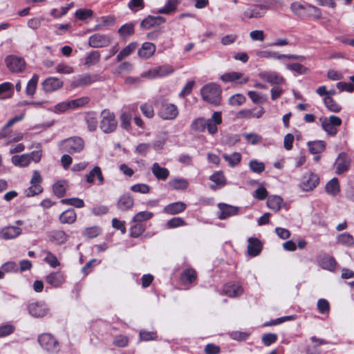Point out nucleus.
<instances>
[{"label":"nucleus","mask_w":354,"mask_h":354,"mask_svg":"<svg viewBox=\"0 0 354 354\" xmlns=\"http://www.w3.org/2000/svg\"><path fill=\"white\" fill-rule=\"evenodd\" d=\"M202 98L207 103L218 106L221 101V88L214 83L205 84L201 90Z\"/></svg>","instance_id":"1"},{"label":"nucleus","mask_w":354,"mask_h":354,"mask_svg":"<svg viewBox=\"0 0 354 354\" xmlns=\"http://www.w3.org/2000/svg\"><path fill=\"white\" fill-rule=\"evenodd\" d=\"M118 122L113 113L104 109L101 112L100 129L106 133L114 131L117 127Z\"/></svg>","instance_id":"2"},{"label":"nucleus","mask_w":354,"mask_h":354,"mask_svg":"<svg viewBox=\"0 0 354 354\" xmlns=\"http://www.w3.org/2000/svg\"><path fill=\"white\" fill-rule=\"evenodd\" d=\"M62 147L70 153H80L84 147V142L82 138L74 136L63 140Z\"/></svg>","instance_id":"3"},{"label":"nucleus","mask_w":354,"mask_h":354,"mask_svg":"<svg viewBox=\"0 0 354 354\" xmlns=\"http://www.w3.org/2000/svg\"><path fill=\"white\" fill-rule=\"evenodd\" d=\"M38 342L41 348L48 352L57 353L59 345L57 340L50 333H43L38 337Z\"/></svg>","instance_id":"4"},{"label":"nucleus","mask_w":354,"mask_h":354,"mask_svg":"<svg viewBox=\"0 0 354 354\" xmlns=\"http://www.w3.org/2000/svg\"><path fill=\"white\" fill-rule=\"evenodd\" d=\"M42 178L37 170H35L30 180V187L27 188L24 193L27 197H32L38 195L43 192V188L40 185Z\"/></svg>","instance_id":"5"},{"label":"nucleus","mask_w":354,"mask_h":354,"mask_svg":"<svg viewBox=\"0 0 354 354\" xmlns=\"http://www.w3.org/2000/svg\"><path fill=\"white\" fill-rule=\"evenodd\" d=\"M111 39L108 35L95 33L89 37L88 44L93 48L107 47L111 44Z\"/></svg>","instance_id":"6"},{"label":"nucleus","mask_w":354,"mask_h":354,"mask_svg":"<svg viewBox=\"0 0 354 354\" xmlns=\"http://www.w3.org/2000/svg\"><path fill=\"white\" fill-rule=\"evenodd\" d=\"M321 120L323 129L330 136L336 135L337 132L336 127L342 124L341 118L335 115H330L329 118H325Z\"/></svg>","instance_id":"7"},{"label":"nucleus","mask_w":354,"mask_h":354,"mask_svg":"<svg viewBox=\"0 0 354 354\" xmlns=\"http://www.w3.org/2000/svg\"><path fill=\"white\" fill-rule=\"evenodd\" d=\"M255 55L259 58L274 59L278 60L282 59L297 60L300 57L298 55L280 54L277 52L270 50H257L255 51Z\"/></svg>","instance_id":"8"},{"label":"nucleus","mask_w":354,"mask_h":354,"mask_svg":"<svg viewBox=\"0 0 354 354\" xmlns=\"http://www.w3.org/2000/svg\"><path fill=\"white\" fill-rule=\"evenodd\" d=\"M6 64L12 73H21L26 67V62L21 57L9 55L6 58Z\"/></svg>","instance_id":"9"},{"label":"nucleus","mask_w":354,"mask_h":354,"mask_svg":"<svg viewBox=\"0 0 354 354\" xmlns=\"http://www.w3.org/2000/svg\"><path fill=\"white\" fill-rule=\"evenodd\" d=\"M319 182V178L317 174L308 173L303 176L299 187L303 191L308 192L316 187Z\"/></svg>","instance_id":"10"},{"label":"nucleus","mask_w":354,"mask_h":354,"mask_svg":"<svg viewBox=\"0 0 354 354\" xmlns=\"http://www.w3.org/2000/svg\"><path fill=\"white\" fill-rule=\"evenodd\" d=\"M178 115V109L173 104H163L158 111V115L163 120H174Z\"/></svg>","instance_id":"11"},{"label":"nucleus","mask_w":354,"mask_h":354,"mask_svg":"<svg viewBox=\"0 0 354 354\" xmlns=\"http://www.w3.org/2000/svg\"><path fill=\"white\" fill-rule=\"evenodd\" d=\"M259 77L272 85H280L285 82L284 78L275 71H262L259 73Z\"/></svg>","instance_id":"12"},{"label":"nucleus","mask_w":354,"mask_h":354,"mask_svg":"<svg viewBox=\"0 0 354 354\" xmlns=\"http://www.w3.org/2000/svg\"><path fill=\"white\" fill-rule=\"evenodd\" d=\"M218 208L220 212L218 215V218L221 220H224L230 216L237 215L240 209L239 207L230 205L226 203H218Z\"/></svg>","instance_id":"13"},{"label":"nucleus","mask_w":354,"mask_h":354,"mask_svg":"<svg viewBox=\"0 0 354 354\" xmlns=\"http://www.w3.org/2000/svg\"><path fill=\"white\" fill-rule=\"evenodd\" d=\"M350 165L351 159L348 155L345 153H339L335 162V173L337 174H342L346 172L348 169Z\"/></svg>","instance_id":"14"},{"label":"nucleus","mask_w":354,"mask_h":354,"mask_svg":"<svg viewBox=\"0 0 354 354\" xmlns=\"http://www.w3.org/2000/svg\"><path fill=\"white\" fill-rule=\"evenodd\" d=\"M222 122V113L220 111H216L212 114L210 119L206 120V129L209 133L214 135L217 131V125Z\"/></svg>","instance_id":"15"},{"label":"nucleus","mask_w":354,"mask_h":354,"mask_svg":"<svg viewBox=\"0 0 354 354\" xmlns=\"http://www.w3.org/2000/svg\"><path fill=\"white\" fill-rule=\"evenodd\" d=\"M63 82L57 77H50L42 82V88L46 93L54 92L63 86Z\"/></svg>","instance_id":"16"},{"label":"nucleus","mask_w":354,"mask_h":354,"mask_svg":"<svg viewBox=\"0 0 354 354\" xmlns=\"http://www.w3.org/2000/svg\"><path fill=\"white\" fill-rule=\"evenodd\" d=\"M266 14V8L262 5H253L243 12L244 17L247 19L261 18Z\"/></svg>","instance_id":"17"},{"label":"nucleus","mask_w":354,"mask_h":354,"mask_svg":"<svg viewBox=\"0 0 354 354\" xmlns=\"http://www.w3.org/2000/svg\"><path fill=\"white\" fill-rule=\"evenodd\" d=\"M21 233V229L16 226H8L0 230V238L4 240L17 237Z\"/></svg>","instance_id":"18"},{"label":"nucleus","mask_w":354,"mask_h":354,"mask_svg":"<svg viewBox=\"0 0 354 354\" xmlns=\"http://www.w3.org/2000/svg\"><path fill=\"white\" fill-rule=\"evenodd\" d=\"M46 281L54 288H58L64 281V277L60 272H53L46 277Z\"/></svg>","instance_id":"19"},{"label":"nucleus","mask_w":354,"mask_h":354,"mask_svg":"<svg viewBox=\"0 0 354 354\" xmlns=\"http://www.w3.org/2000/svg\"><path fill=\"white\" fill-rule=\"evenodd\" d=\"M95 80L96 79L95 78V77L91 75L90 74H83L82 75H80L77 79H75L72 82L71 86L73 88L83 87L95 82Z\"/></svg>","instance_id":"20"},{"label":"nucleus","mask_w":354,"mask_h":354,"mask_svg":"<svg viewBox=\"0 0 354 354\" xmlns=\"http://www.w3.org/2000/svg\"><path fill=\"white\" fill-rule=\"evenodd\" d=\"M156 51V46L151 42H145L138 50V54L142 59H148L151 57Z\"/></svg>","instance_id":"21"},{"label":"nucleus","mask_w":354,"mask_h":354,"mask_svg":"<svg viewBox=\"0 0 354 354\" xmlns=\"http://www.w3.org/2000/svg\"><path fill=\"white\" fill-rule=\"evenodd\" d=\"M151 172L159 180H165L169 176V170L161 167L158 162H154L152 165Z\"/></svg>","instance_id":"22"},{"label":"nucleus","mask_w":354,"mask_h":354,"mask_svg":"<svg viewBox=\"0 0 354 354\" xmlns=\"http://www.w3.org/2000/svg\"><path fill=\"white\" fill-rule=\"evenodd\" d=\"M29 313L35 317H41L46 315L47 310L45 306L39 303H31L28 305Z\"/></svg>","instance_id":"23"},{"label":"nucleus","mask_w":354,"mask_h":354,"mask_svg":"<svg viewBox=\"0 0 354 354\" xmlns=\"http://www.w3.org/2000/svg\"><path fill=\"white\" fill-rule=\"evenodd\" d=\"M165 22V19L162 17L148 16L140 23V27L144 29H149L155 26H158Z\"/></svg>","instance_id":"24"},{"label":"nucleus","mask_w":354,"mask_h":354,"mask_svg":"<svg viewBox=\"0 0 354 354\" xmlns=\"http://www.w3.org/2000/svg\"><path fill=\"white\" fill-rule=\"evenodd\" d=\"M186 208V204L183 202H175L165 206L163 212L168 214H176L183 212Z\"/></svg>","instance_id":"25"},{"label":"nucleus","mask_w":354,"mask_h":354,"mask_svg":"<svg viewBox=\"0 0 354 354\" xmlns=\"http://www.w3.org/2000/svg\"><path fill=\"white\" fill-rule=\"evenodd\" d=\"M101 54L99 50H92L85 57L84 65L86 68H91L97 65L100 61Z\"/></svg>","instance_id":"26"},{"label":"nucleus","mask_w":354,"mask_h":354,"mask_svg":"<svg viewBox=\"0 0 354 354\" xmlns=\"http://www.w3.org/2000/svg\"><path fill=\"white\" fill-rule=\"evenodd\" d=\"M319 264L322 268L331 271L335 269L336 261L333 257L324 254L319 257Z\"/></svg>","instance_id":"27"},{"label":"nucleus","mask_w":354,"mask_h":354,"mask_svg":"<svg viewBox=\"0 0 354 354\" xmlns=\"http://www.w3.org/2000/svg\"><path fill=\"white\" fill-rule=\"evenodd\" d=\"M261 250V245L257 238H249L248 252L250 256L255 257L258 255Z\"/></svg>","instance_id":"28"},{"label":"nucleus","mask_w":354,"mask_h":354,"mask_svg":"<svg viewBox=\"0 0 354 354\" xmlns=\"http://www.w3.org/2000/svg\"><path fill=\"white\" fill-rule=\"evenodd\" d=\"M97 177L100 184L104 183V177L102 173V170L100 167L95 166L93 169L86 175V180L88 183H93L94 182L95 177Z\"/></svg>","instance_id":"29"},{"label":"nucleus","mask_w":354,"mask_h":354,"mask_svg":"<svg viewBox=\"0 0 354 354\" xmlns=\"http://www.w3.org/2000/svg\"><path fill=\"white\" fill-rule=\"evenodd\" d=\"M68 235L62 230H55L49 235L50 241L57 245H62L66 242Z\"/></svg>","instance_id":"30"},{"label":"nucleus","mask_w":354,"mask_h":354,"mask_svg":"<svg viewBox=\"0 0 354 354\" xmlns=\"http://www.w3.org/2000/svg\"><path fill=\"white\" fill-rule=\"evenodd\" d=\"M168 185L173 189L184 190L188 187L189 183L185 178H175L169 180Z\"/></svg>","instance_id":"31"},{"label":"nucleus","mask_w":354,"mask_h":354,"mask_svg":"<svg viewBox=\"0 0 354 354\" xmlns=\"http://www.w3.org/2000/svg\"><path fill=\"white\" fill-rule=\"evenodd\" d=\"M133 199L129 195L122 196L117 203L118 208L122 211H126L133 206Z\"/></svg>","instance_id":"32"},{"label":"nucleus","mask_w":354,"mask_h":354,"mask_svg":"<svg viewBox=\"0 0 354 354\" xmlns=\"http://www.w3.org/2000/svg\"><path fill=\"white\" fill-rule=\"evenodd\" d=\"M77 218V214L74 209H68L63 212L59 216V221L64 224H72Z\"/></svg>","instance_id":"33"},{"label":"nucleus","mask_w":354,"mask_h":354,"mask_svg":"<svg viewBox=\"0 0 354 354\" xmlns=\"http://www.w3.org/2000/svg\"><path fill=\"white\" fill-rule=\"evenodd\" d=\"M308 146L311 153L318 154L324 151L326 143L322 140L312 141L308 142Z\"/></svg>","instance_id":"34"},{"label":"nucleus","mask_w":354,"mask_h":354,"mask_svg":"<svg viewBox=\"0 0 354 354\" xmlns=\"http://www.w3.org/2000/svg\"><path fill=\"white\" fill-rule=\"evenodd\" d=\"M223 159L228 162L230 167H234L239 165L241 160V154L239 152H234L232 154H223Z\"/></svg>","instance_id":"35"},{"label":"nucleus","mask_w":354,"mask_h":354,"mask_svg":"<svg viewBox=\"0 0 354 354\" xmlns=\"http://www.w3.org/2000/svg\"><path fill=\"white\" fill-rule=\"evenodd\" d=\"M137 44L131 42L125 48H124L117 55L116 60L118 62H121L124 58L129 56L136 48Z\"/></svg>","instance_id":"36"},{"label":"nucleus","mask_w":354,"mask_h":354,"mask_svg":"<svg viewBox=\"0 0 354 354\" xmlns=\"http://www.w3.org/2000/svg\"><path fill=\"white\" fill-rule=\"evenodd\" d=\"M209 180L216 184V185L211 186L212 189H216L218 187H223L226 184V180L222 171L214 173L210 176Z\"/></svg>","instance_id":"37"},{"label":"nucleus","mask_w":354,"mask_h":354,"mask_svg":"<svg viewBox=\"0 0 354 354\" xmlns=\"http://www.w3.org/2000/svg\"><path fill=\"white\" fill-rule=\"evenodd\" d=\"M326 192L331 195L336 196L340 191L339 182L337 178H333L329 180L325 187Z\"/></svg>","instance_id":"38"},{"label":"nucleus","mask_w":354,"mask_h":354,"mask_svg":"<svg viewBox=\"0 0 354 354\" xmlns=\"http://www.w3.org/2000/svg\"><path fill=\"white\" fill-rule=\"evenodd\" d=\"M196 279V272L192 268L185 270L180 274V280L185 283H192Z\"/></svg>","instance_id":"39"},{"label":"nucleus","mask_w":354,"mask_h":354,"mask_svg":"<svg viewBox=\"0 0 354 354\" xmlns=\"http://www.w3.org/2000/svg\"><path fill=\"white\" fill-rule=\"evenodd\" d=\"M11 160L12 162L18 167H26L30 163V156L28 153L13 156Z\"/></svg>","instance_id":"40"},{"label":"nucleus","mask_w":354,"mask_h":354,"mask_svg":"<svg viewBox=\"0 0 354 354\" xmlns=\"http://www.w3.org/2000/svg\"><path fill=\"white\" fill-rule=\"evenodd\" d=\"M223 291L229 297H237L243 293V288L237 284L227 285L224 287Z\"/></svg>","instance_id":"41"},{"label":"nucleus","mask_w":354,"mask_h":354,"mask_svg":"<svg viewBox=\"0 0 354 354\" xmlns=\"http://www.w3.org/2000/svg\"><path fill=\"white\" fill-rule=\"evenodd\" d=\"M283 199L281 197L279 196H272L268 198L267 201V205L268 207L275 211H279L282 205Z\"/></svg>","instance_id":"42"},{"label":"nucleus","mask_w":354,"mask_h":354,"mask_svg":"<svg viewBox=\"0 0 354 354\" xmlns=\"http://www.w3.org/2000/svg\"><path fill=\"white\" fill-rule=\"evenodd\" d=\"M336 239L337 243L342 245L351 247L354 245V238L348 233L339 234L337 236Z\"/></svg>","instance_id":"43"},{"label":"nucleus","mask_w":354,"mask_h":354,"mask_svg":"<svg viewBox=\"0 0 354 354\" xmlns=\"http://www.w3.org/2000/svg\"><path fill=\"white\" fill-rule=\"evenodd\" d=\"M67 182L66 180H58L53 187L54 194L59 198L63 197L66 191Z\"/></svg>","instance_id":"44"},{"label":"nucleus","mask_w":354,"mask_h":354,"mask_svg":"<svg viewBox=\"0 0 354 354\" xmlns=\"http://www.w3.org/2000/svg\"><path fill=\"white\" fill-rule=\"evenodd\" d=\"M118 32L122 37L127 39L133 35L134 24L133 23L125 24L118 29Z\"/></svg>","instance_id":"45"},{"label":"nucleus","mask_w":354,"mask_h":354,"mask_svg":"<svg viewBox=\"0 0 354 354\" xmlns=\"http://www.w3.org/2000/svg\"><path fill=\"white\" fill-rule=\"evenodd\" d=\"M39 76L35 74L29 80L26 88V93L28 95L32 96L36 91Z\"/></svg>","instance_id":"46"},{"label":"nucleus","mask_w":354,"mask_h":354,"mask_svg":"<svg viewBox=\"0 0 354 354\" xmlns=\"http://www.w3.org/2000/svg\"><path fill=\"white\" fill-rule=\"evenodd\" d=\"M192 130L197 132H203L206 130V120L198 118L193 121L191 124Z\"/></svg>","instance_id":"47"},{"label":"nucleus","mask_w":354,"mask_h":354,"mask_svg":"<svg viewBox=\"0 0 354 354\" xmlns=\"http://www.w3.org/2000/svg\"><path fill=\"white\" fill-rule=\"evenodd\" d=\"M243 73L239 72L226 73L221 75V78L224 82H233L243 77Z\"/></svg>","instance_id":"48"},{"label":"nucleus","mask_w":354,"mask_h":354,"mask_svg":"<svg viewBox=\"0 0 354 354\" xmlns=\"http://www.w3.org/2000/svg\"><path fill=\"white\" fill-rule=\"evenodd\" d=\"M324 102L325 106L330 111L338 113L341 111V106L330 96H326Z\"/></svg>","instance_id":"49"},{"label":"nucleus","mask_w":354,"mask_h":354,"mask_svg":"<svg viewBox=\"0 0 354 354\" xmlns=\"http://www.w3.org/2000/svg\"><path fill=\"white\" fill-rule=\"evenodd\" d=\"M153 213L147 211L140 212L137 213L132 218L133 223H140L147 221L153 217Z\"/></svg>","instance_id":"50"},{"label":"nucleus","mask_w":354,"mask_h":354,"mask_svg":"<svg viewBox=\"0 0 354 354\" xmlns=\"http://www.w3.org/2000/svg\"><path fill=\"white\" fill-rule=\"evenodd\" d=\"M250 169L257 174H261L265 170V164L263 162H259L257 160H252L249 162Z\"/></svg>","instance_id":"51"},{"label":"nucleus","mask_w":354,"mask_h":354,"mask_svg":"<svg viewBox=\"0 0 354 354\" xmlns=\"http://www.w3.org/2000/svg\"><path fill=\"white\" fill-rule=\"evenodd\" d=\"M133 70V65L128 62H124L116 67L113 71L115 75L119 76L123 73H129Z\"/></svg>","instance_id":"52"},{"label":"nucleus","mask_w":354,"mask_h":354,"mask_svg":"<svg viewBox=\"0 0 354 354\" xmlns=\"http://www.w3.org/2000/svg\"><path fill=\"white\" fill-rule=\"evenodd\" d=\"M61 203L62 204L73 206L77 208H81L84 206V201L79 198H64L61 201Z\"/></svg>","instance_id":"53"},{"label":"nucleus","mask_w":354,"mask_h":354,"mask_svg":"<svg viewBox=\"0 0 354 354\" xmlns=\"http://www.w3.org/2000/svg\"><path fill=\"white\" fill-rule=\"evenodd\" d=\"M245 101H246L245 97L241 93H237V94L233 95L232 96H231L229 98V100H228L230 105H231L232 106H241V104L245 103Z\"/></svg>","instance_id":"54"},{"label":"nucleus","mask_w":354,"mask_h":354,"mask_svg":"<svg viewBox=\"0 0 354 354\" xmlns=\"http://www.w3.org/2000/svg\"><path fill=\"white\" fill-rule=\"evenodd\" d=\"M178 4V0H168L165 6L158 10V12L169 14L176 9Z\"/></svg>","instance_id":"55"},{"label":"nucleus","mask_w":354,"mask_h":354,"mask_svg":"<svg viewBox=\"0 0 354 354\" xmlns=\"http://www.w3.org/2000/svg\"><path fill=\"white\" fill-rule=\"evenodd\" d=\"M86 122L89 131H94L96 130L98 120L93 113H89L86 116Z\"/></svg>","instance_id":"56"},{"label":"nucleus","mask_w":354,"mask_h":354,"mask_svg":"<svg viewBox=\"0 0 354 354\" xmlns=\"http://www.w3.org/2000/svg\"><path fill=\"white\" fill-rule=\"evenodd\" d=\"M136 224L130 229V236L134 238L139 237L145 230V227L141 224L135 223Z\"/></svg>","instance_id":"57"},{"label":"nucleus","mask_w":354,"mask_h":354,"mask_svg":"<svg viewBox=\"0 0 354 354\" xmlns=\"http://www.w3.org/2000/svg\"><path fill=\"white\" fill-rule=\"evenodd\" d=\"M248 95L254 104H262L267 100L266 96L256 91H250L248 93Z\"/></svg>","instance_id":"58"},{"label":"nucleus","mask_w":354,"mask_h":354,"mask_svg":"<svg viewBox=\"0 0 354 354\" xmlns=\"http://www.w3.org/2000/svg\"><path fill=\"white\" fill-rule=\"evenodd\" d=\"M75 17L80 20H85L93 17V11L91 9H79L76 10Z\"/></svg>","instance_id":"59"},{"label":"nucleus","mask_w":354,"mask_h":354,"mask_svg":"<svg viewBox=\"0 0 354 354\" xmlns=\"http://www.w3.org/2000/svg\"><path fill=\"white\" fill-rule=\"evenodd\" d=\"M88 102L89 97H82L75 100L68 101L71 109L83 106L84 105L88 103Z\"/></svg>","instance_id":"60"},{"label":"nucleus","mask_w":354,"mask_h":354,"mask_svg":"<svg viewBox=\"0 0 354 354\" xmlns=\"http://www.w3.org/2000/svg\"><path fill=\"white\" fill-rule=\"evenodd\" d=\"M101 233V229L99 227L93 226L86 228L83 235L88 239H93Z\"/></svg>","instance_id":"61"},{"label":"nucleus","mask_w":354,"mask_h":354,"mask_svg":"<svg viewBox=\"0 0 354 354\" xmlns=\"http://www.w3.org/2000/svg\"><path fill=\"white\" fill-rule=\"evenodd\" d=\"M56 72L61 74H71L74 72L72 66L65 63H59L56 66Z\"/></svg>","instance_id":"62"},{"label":"nucleus","mask_w":354,"mask_h":354,"mask_svg":"<svg viewBox=\"0 0 354 354\" xmlns=\"http://www.w3.org/2000/svg\"><path fill=\"white\" fill-rule=\"evenodd\" d=\"M243 136L251 145H257L261 141V137L254 133H244Z\"/></svg>","instance_id":"63"},{"label":"nucleus","mask_w":354,"mask_h":354,"mask_svg":"<svg viewBox=\"0 0 354 354\" xmlns=\"http://www.w3.org/2000/svg\"><path fill=\"white\" fill-rule=\"evenodd\" d=\"M132 116L129 113H123L120 116L121 126L122 128L129 130L131 127Z\"/></svg>","instance_id":"64"}]
</instances>
